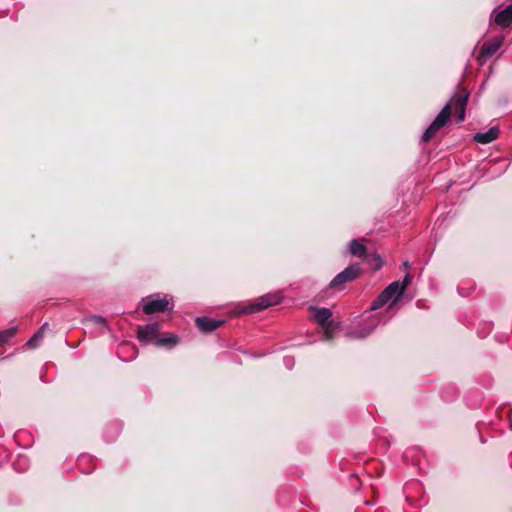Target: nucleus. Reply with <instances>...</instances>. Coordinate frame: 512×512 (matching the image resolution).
<instances>
[{"label": "nucleus", "mask_w": 512, "mask_h": 512, "mask_svg": "<svg viewBox=\"0 0 512 512\" xmlns=\"http://www.w3.org/2000/svg\"><path fill=\"white\" fill-rule=\"evenodd\" d=\"M361 267L359 264L353 263L346 267L342 272L338 273L330 282L329 288L341 291L345 284L350 283L361 275Z\"/></svg>", "instance_id": "nucleus-1"}, {"label": "nucleus", "mask_w": 512, "mask_h": 512, "mask_svg": "<svg viewBox=\"0 0 512 512\" xmlns=\"http://www.w3.org/2000/svg\"><path fill=\"white\" fill-rule=\"evenodd\" d=\"M451 117V103H447L440 113L436 116L430 126L426 129L422 136V141L428 143L431 141L436 133L446 125Z\"/></svg>", "instance_id": "nucleus-2"}, {"label": "nucleus", "mask_w": 512, "mask_h": 512, "mask_svg": "<svg viewBox=\"0 0 512 512\" xmlns=\"http://www.w3.org/2000/svg\"><path fill=\"white\" fill-rule=\"evenodd\" d=\"M366 242L365 238L353 239L349 243V252L363 261L371 262L372 260L377 261L376 268L381 267V261L379 256L369 254L366 246L364 245Z\"/></svg>", "instance_id": "nucleus-3"}, {"label": "nucleus", "mask_w": 512, "mask_h": 512, "mask_svg": "<svg viewBox=\"0 0 512 512\" xmlns=\"http://www.w3.org/2000/svg\"><path fill=\"white\" fill-rule=\"evenodd\" d=\"M468 99H469V92L463 87H458L457 92L453 95V97L451 98V100L449 102V103H451V108L453 106L455 107V110L457 112V115H456L457 122H463L465 119V111H466Z\"/></svg>", "instance_id": "nucleus-4"}, {"label": "nucleus", "mask_w": 512, "mask_h": 512, "mask_svg": "<svg viewBox=\"0 0 512 512\" xmlns=\"http://www.w3.org/2000/svg\"><path fill=\"white\" fill-rule=\"evenodd\" d=\"M281 296L279 294H267L258 298L253 304H251L245 312L254 313L262 311L272 305L280 302Z\"/></svg>", "instance_id": "nucleus-5"}, {"label": "nucleus", "mask_w": 512, "mask_h": 512, "mask_svg": "<svg viewBox=\"0 0 512 512\" xmlns=\"http://www.w3.org/2000/svg\"><path fill=\"white\" fill-rule=\"evenodd\" d=\"M503 43V37H496L483 43L478 54V61L482 64L486 59L498 51Z\"/></svg>", "instance_id": "nucleus-6"}, {"label": "nucleus", "mask_w": 512, "mask_h": 512, "mask_svg": "<svg viewBox=\"0 0 512 512\" xmlns=\"http://www.w3.org/2000/svg\"><path fill=\"white\" fill-rule=\"evenodd\" d=\"M310 310L314 312L315 321L325 329V334L328 335L329 329L332 327V321L330 318L332 317V312L328 308H317L310 307Z\"/></svg>", "instance_id": "nucleus-7"}, {"label": "nucleus", "mask_w": 512, "mask_h": 512, "mask_svg": "<svg viewBox=\"0 0 512 512\" xmlns=\"http://www.w3.org/2000/svg\"><path fill=\"white\" fill-rule=\"evenodd\" d=\"M159 325L157 323L147 324L137 327V338L140 342L146 343L157 338L159 334Z\"/></svg>", "instance_id": "nucleus-8"}, {"label": "nucleus", "mask_w": 512, "mask_h": 512, "mask_svg": "<svg viewBox=\"0 0 512 512\" xmlns=\"http://www.w3.org/2000/svg\"><path fill=\"white\" fill-rule=\"evenodd\" d=\"M225 323L224 320H215L209 317H197L195 319V325L196 327L202 332V333H211L215 331L216 329L223 326Z\"/></svg>", "instance_id": "nucleus-9"}, {"label": "nucleus", "mask_w": 512, "mask_h": 512, "mask_svg": "<svg viewBox=\"0 0 512 512\" xmlns=\"http://www.w3.org/2000/svg\"><path fill=\"white\" fill-rule=\"evenodd\" d=\"M169 302L166 299H157L148 301L143 306L145 314L150 315L158 312H165L168 309Z\"/></svg>", "instance_id": "nucleus-10"}, {"label": "nucleus", "mask_w": 512, "mask_h": 512, "mask_svg": "<svg viewBox=\"0 0 512 512\" xmlns=\"http://www.w3.org/2000/svg\"><path fill=\"white\" fill-rule=\"evenodd\" d=\"M494 22L502 28H507L512 23V4L495 15Z\"/></svg>", "instance_id": "nucleus-11"}, {"label": "nucleus", "mask_w": 512, "mask_h": 512, "mask_svg": "<svg viewBox=\"0 0 512 512\" xmlns=\"http://www.w3.org/2000/svg\"><path fill=\"white\" fill-rule=\"evenodd\" d=\"M499 136L498 127H491L487 132H479L474 135V140L480 144H489Z\"/></svg>", "instance_id": "nucleus-12"}, {"label": "nucleus", "mask_w": 512, "mask_h": 512, "mask_svg": "<svg viewBox=\"0 0 512 512\" xmlns=\"http://www.w3.org/2000/svg\"><path fill=\"white\" fill-rule=\"evenodd\" d=\"M383 298L387 301L391 300L395 297L398 299L403 294V288H400V283L398 281H394L390 283L382 292Z\"/></svg>", "instance_id": "nucleus-13"}, {"label": "nucleus", "mask_w": 512, "mask_h": 512, "mask_svg": "<svg viewBox=\"0 0 512 512\" xmlns=\"http://www.w3.org/2000/svg\"><path fill=\"white\" fill-rule=\"evenodd\" d=\"M177 342H178L177 336L171 335V336L162 337V338L157 339L155 344H156V346H159V347H161V346L172 347V346L176 345Z\"/></svg>", "instance_id": "nucleus-14"}, {"label": "nucleus", "mask_w": 512, "mask_h": 512, "mask_svg": "<svg viewBox=\"0 0 512 512\" xmlns=\"http://www.w3.org/2000/svg\"><path fill=\"white\" fill-rule=\"evenodd\" d=\"M17 332L16 327H12L3 331H0V345L7 343Z\"/></svg>", "instance_id": "nucleus-15"}, {"label": "nucleus", "mask_w": 512, "mask_h": 512, "mask_svg": "<svg viewBox=\"0 0 512 512\" xmlns=\"http://www.w3.org/2000/svg\"><path fill=\"white\" fill-rule=\"evenodd\" d=\"M388 301L383 298V295L380 293L379 296L372 302L370 306V310H377L383 307Z\"/></svg>", "instance_id": "nucleus-16"}, {"label": "nucleus", "mask_w": 512, "mask_h": 512, "mask_svg": "<svg viewBox=\"0 0 512 512\" xmlns=\"http://www.w3.org/2000/svg\"><path fill=\"white\" fill-rule=\"evenodd\" d=\"M43 338V334H42V331H37L33 337L28 341V345L30 347H36L37 346V342L39 340H41Z\"/></svg>", "instance_id": "nucleus-17"}, {"label": "nucleus", "mask_w": 512, "mask_h": 512, "mask_svg": "<svg viewBox=\"0 0 512 512\" xmlns=\"http://www.w3.org/2000/svg\"><path fill=\"white\" fill-rule=\"evenodd\" d=\"M90 320L92 322H94L95 324L97 325H101V326H107V321L105 318H103L102 316H98V315H94L90 318Z\"/></svg>", "instance_id": "nucleus-18"}, {"label": "nucleus", "mask_w": 512, "mask_h": 512, "mask_svg": "<svg viewBox=\"0 0 512 512\" xmlns=\"http://www.w3.org/2000/svg\"><path fill=\"white\" fill-rule=\"evenodd\" d=\"M411 281V275L408 273L405 275L403 281H402V284H400V288H403V293L405 292L407 286L409 285Z\"/></svg>", "instance_id": "nucleus-19"}, {"label": "nucleus", "mask_w": 512, "mask_h": 512, "mask_svg": "<svg viewBox=\"0 0 512 512\" xmlns=\"http://www.w3.org/2000/svg\"><path fill=\"white\" fill-rule=\"evenodd\" d=\"M49 327L48 323H45L42 325V327L38 331H42V334H44V331L47 330Z\"/></svg>", "instance_id": "nucleus-20"}, {"label": "nucleus", "mask_w": 512, "mask_h": 512, "mask_svg": "<svg viewBox=\"0 0 512 512\" xmlns=\"http://www.w3.org/2000/svg\"><path fill=\"white\" fill-rule=\"evenodd\" d=\"M404 267L407 268L408 267V262H404Z\"/></svg>", "instance_id": "nucleus-21"}]
</instances>
